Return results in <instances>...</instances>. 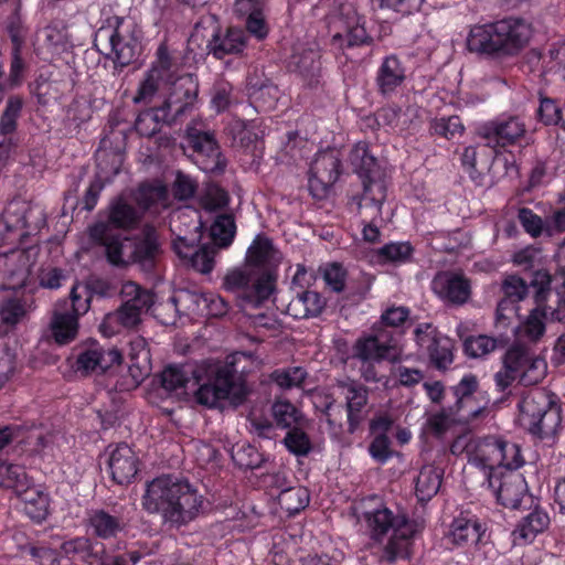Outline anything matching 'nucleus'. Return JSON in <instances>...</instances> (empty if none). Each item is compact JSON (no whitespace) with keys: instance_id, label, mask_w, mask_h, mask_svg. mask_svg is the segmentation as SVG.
Listing matches in <instances>:
<instances>
[{"instance_id":"nucleus-58","label":"nucleus","mask_w":565,"mask_h":565,"mask_svg":"<svg viewBox=\"0 0 565 565\" xmlns=\"http://www.w3.org/2000/svg\"><path fill=\"white\" fill-rule=\"evenodd\" d=\"M271 411L277 426L288 428L300 423L301 413L288 401L275 402Z\"/></svg>"},{"instance_id":"nucleus-17","label":"nucleus","mask_w":565,"mask_h":565,"mask_svg":"<svg viewBox=\"0 0 565 565\" xmlns=\"http://www.w3.org/2000/svg\"><path fill=\"white\" fill-rule=\"evenodd\" d=\"M201 223L192 222L188 231L178 230L177 238L173 241V249L182 259L189 260L191 266L200 273H210L213 268V253L206 247L195 248V243L201 238Z\"/></svg>"},{"instance_id":"nucleus-22","label":"nucleus","mask_w":565,"mask_h":565,"mask_svg":"<svg viewBox=\"0 0 565 565\" xmlns=\"http://www.w3.org/2000/svg\"><path fill=\"white\" fill-rule=\"evenodd\" d=\"M488 481L500 504L510 509L519 508L526 492V482L520 472H500V479L497 473H489Z\"/></svg>"},{"instance_id":"nucleus-62","label":"nucleus","mask_w":565,"mask_h":565,"mask_svg":"<svg viewBox=\"0 0 565 565\" xmlns=\"http://www.w3.org/2000/svg\"><path fill=\"white\" fill-rule=\"evenodd\" d=\"M518 354L510 349L504 358L503 367L494 375V381L500 391L505 390L514 381H519L516 369Z\"/></svg>"},{"instance_id":"nucleus-35","label":"nucleus","mask_w":565,"mask_h":565,"mask_svg":"<svg viewBox=\"0 0 565 565\" xmlns=\"http://www.w3.org/2000/svg\"><path fill=\"white\" fill-rule=\"evenodd\" d=\"M135 201L143 211L157 214L169 206L168 190L159 180H156L151 185L142 184L135 194Z\"/></svg>"},{"instance_id":"nucleus-47","label":"nucleus","mask_w":565,"mask_h":565,"mask_svg":"<svg viewBox=\"0 0 565 565\" xmlns=\"http://www.w3.org/2000/svg\"><path fill=\"white\" fill-rule=\"evenodd\" d=\"M139 218V212L127 202L124 195L115 200L109 207V222L115 227H132Z\"/></svg>"},{"instance_id":"nucleus-14","label":"nucleus","mask_w":565,"mask_h":565,"mask_svg":"<svg viewBox=\"0 0 565 565\" xmlns=\"http://www.w3.org/2000/svg\"><path fill=\"white\" fill-rule=\"evenodd\" d=\"M401 353L399 337L382 326H376L371 334L360 338L354 345V354L363 361H395Z\"/></svg>"},{"instance_id":"nucleus-30","label":"nucleus","mask_w":565,"mask_h":565,"mask_svg":"<svg viewBox=\"0 0 565 565\" xmlns=\"http://www.w3.org/2000/svg\"><path fill=\"white\" fill-rule=\"evenodd\" d=\"M512 352L518 354L516 369L519 382L523 385H535L546 375L547 364L539 355L531 353L522 347L511 348Z\"/></svg>"},{"instance_id":"nucleus-18","label":"nucleus","mask_w":565,"mask_h":565,"mask_svg":"<svg viewBox=\"0 0 565 565\" xmlns=\"http://www.w3.org/2000/svg\"><path fill=\"white\" fill-rule=\"evenodd\" d=\"M415 340L437 369L448 367L454 360V343L430 323H420L414 330Z\"/></svg>"},{"instance_id":"nucleus-41","label":"nucleus","mask_w":565,"mask_h":565,"mask_svg":"<svg viewBox=\"0 0 565 565\" xmlns=\"http://www.w3.org/2000/svg\"><path fill=\"white\" fill-rule=\"evenodd\" d=\"M324 303V299L318 292L305 291L290 301L288 311L298 319L315 317L322 311Z\"/></svg>"},{"instance_id":"nucleus-63","label":"nucleus","mask_w":565,"mask_h":565,"mask_svg":"<svg viewBox=\"0 0 565 565\" xmlns=\"http://www.w3.org/2000/svg\"><path fill=\"white\" fill-rule=\"evenodd\" d=\"M200 202L205 210L215 211L227 205L228 195L217 184L211 182L200 194Z\"/></svg>"},{"instance_id":"nucleus-56","label":"nucleus","mask_w":565,"mask_h":565,"mask_svg":"<svg viewBox=\"0 0 565 565\" xmlns=\"http://www.w3.org/2000/svg\"><path fill=\"white\" fill-rule=\"evenodd\" d=\"M29 305L21 297L4 300L0 306V317L3 323L14 326L19 323L28 312Z\"/></svg>"},{"instance_id":"nucleus-27","label":"nucleus","mask_w":565,"mask_h":565,"mask_svg":"<svg viewBox=\"0 0 565 565\" xmlns=\"http://www.w3.org/2000/svg\"><path fill=\"white\" fill-rule=\"evenodd\" d=\"M206 299L202 292L180 290L175 296L170 298L168 302L161 306L162 310H171L174 312L171 318L162 319L161 322L163 324L174 323L175 317L180 312L191 318L204 317L203 305Z\"/></svg>"},{"instance_id":"nucleus-60","label":"nucleus","mask_w":565,"mask_h":565,"mask_svg":"<svg viewBox=\"0 0 565 565\" xmlns=\"http://www.w3.org/2000/svg\"><path fill=\"white\" fill-rule=\"evenodd\" d=\"M231 456L233 461L241 468L254 469L262 462V455L258 450L247 444L236 445L232 448Z\"/></svg>"},{"instance_id":"nucleus-16","label":"nucleus","mask_w":565,"mask_h":565,"mask_svg":"<svg viewBox=\"0 0 565 565\" xmlns=\"http://www.w3.org/2000/svg\"><path fill=\"white\" fill-rule=\"evenodd\" d=\"M2 218L8 232L14 235L12 241L17 237L23 242L26 236L44 224L43 212L19 199L9 202Z\"/></svg>"},{"instance_id":"nucleus-15","label":"nucleus","mask_w":565,"mask_h":565,"mask_svg":"<svg viewBox=\"0 0 565 565\" xmlns=\"http://www.w3.org/2000/svg\"><path fill=\"white\" fill-rule=\"evenodd\" d=\"M35 262L33 248L12 249L0 254V286L2 289L18 290L22 288L30 276Z\"/></svg>"},{"instance_id":"nucleus-28","label":"nucleus","mask_w":565,"mask_h":565,"mask_svg":"<svg viewBox=\"0 0 565 565\" xmlns=\"http://www.w3.org/2000/svg\"><path fill=\"white\" fill-rule=\"evenodd\" d=\"M406 79V67L396 54L383 58L375 77L377 92L383 96L393 94Z\"/></svg>"},{"instance_id":"nucleus-4","label":"nucleus","mask_w":565,"mask_h":565,"mask_svg":"<svg viewBox=\"0 0 565 565\" xmlns=\"http://www.w3.org/2000/svg\"><path fill=\"white\" fill-rule=\"evenodd\" d=\"M532 24L522 18H505L475 25L467 36V49L493 58L516 55L532 38Z\"/></svg>"},{"instance_id":"nucleus-39","label":"nucleus","mask_w":565,"mask_h":565,"mask_svg":"<svg viewBox=\"0 0 565 565\" xmlns=\"http://www.w3.org/2000/svg\"><path fill=\"white\" fill-rule=\"evenodd\" d=\"M341 172L340 152L334 148L319 151L309 163V177H339Z\"/></svg>"},{"instance_id":"nucleus-44","label":"nucleus","mask_w":565,"mask_h":565,"mask_svg":"<svg viewBox=\"0 0 565 565\" xmlns=\"http://www.w3.org/2000/svg\"><path fill=\"white\" fill-rule=\"evenodd\" d=\"M352 172L358 177H372L380 171L377 159L370 152L369 146L359 142L350 152Z\"/></svg>"},{"instance_id":"nucleus-52","label":"nucleus","mask_w":565,"mask_h":565,"mask_svg":"<svg viewBox=\"0 0 565 565\" xmlns=\"http://www.w3.org/2000/svg\"><path fill=\"white\" fill-rule=\"evenodd\" d=\"M161 117L156 107L140 111L135 120V130L140 137L151 138L161 130Z\"/></svg>"},{"instance_id":"nucleus-31","label":"nucleus","mask_w":565,"mask_h":565,"mask_svg":"<svg viewBox=\"0 0 565 565\" xmlns=\"http://www.w3.org/2000/svg\"><path fill=\"white\" fill-rule=\"evenodd\" d=\"M548 524V514L542 509H534L519 522L512 532L513 543L519 545L531 543L537 534L547 529Z\"/></svg>"},{"instance_id":"nucleus-55","label":"nucleus","mask_w":565,"mask_h":565,"mask_svg":"<svg viewBox=\"0 0 565 565\" xmlns=\"http://www.w3.org/2000/svg\"><path fill=\"white\" fill-rule=\"evenodd\" d=\"M345 391L348 417L351 427H354L360 420V411L366 404V392L361 385L354 383L345 386Z\"/></svg>"},{"instance_id":"nucleus-57","label":"nucleus","mask_w":565,"mask_h":565,"mask_svg":"<svg viewBox=\"0 0 565 565\" xmlns=\"http://www.w3.org/2000/svg\"><path fill=\"white\" fill-rule=\"evenodd\" d=\"M161 79L157 70H149L139 84L137 93L132 98L134 103L143 105L150 104L159 90Z\"/></svg>"},{"instance_id":"nucleus-32","label":"nucleus","mask_w":565,"mask_h":565,"mask_svg":"<svg viewBox=\"0 0 565 565\" xmlns=\"http://www.w3.org/2000/svg\"><path fill=\"white\" fill-rule=\"evenodd\" d=\"M320 53L313 49L295 52L290 58L289 67L297 72L309 86L317 85L321 73Z\"/></svg>"},{"instance_id":"nucleus-1","label":"nucleus","mask_w":565,"mask_h":565,"mask_svg":"<svg viewBox=\"0 0 565 565\" xmlns=\"http://www.w3.org/2000/svg\"><path fill=\"white\" fill-rule=\"evenodd\" d=\"M142 508L157 514L171 527H181L194 521L203 510L204 497L186 479L162 475L146 484Z\"/></svg>"},{"instance_id":"nucleus-59","label":"nucleus","mask_w":565,"mask_h":565,"mask_svg":"<svg viewBox=\"0 0 565 565\" xmlns=\"http://www.w3.org/2000/svg\"><path fill=\"white\" fill-rule=\"evenodd\" d=\"M536 116L545 126H561L563 113L556 100L540 93V106Z\"/></svg>"},{"instance_id":"nucleus-53","label":"nucleus","mask_w":565,"mask_h":565,"mask_svg":"<svg viewBox=\"0 0 565 565\" xmlns=\"http://www.w3.org/2000/svg\"><path fill=\"white\" fill-rule=\"evenodd\" d=\"M236 226L230 215H220L211 226V237L220 247H227L235 236Z\"/></svg>"},{"instance_id":"nucleus-25","label":"nucleus","mask_w":565,"mask_h":565,"mask_svg":"<svg viewBox=\"0 0 565 565\" xmlns=\"http://www.w3.org/2000/svg\"><path fill=\"white\" fill-rule=\"evenodd\" d=\"M484 532V524L476 515L462 512L452 520L448 537L458 546H472L481 540Z\"/></svg>"},{"instance_id":"nucleus-8","label":"nucleus","mask_w":565,"mask_h":565,"mask_svg":"<svg viewBox=\"0 0 565 565\" xmlns=\"http://www.w3.org/2000/svg\"><path fill=\"white\" fill-rule=\"evenodd\" d=\"M184 150H191L192 161L204 173L224 174L227 159L216 140L215 132L205 129L203 124L191 121L184 134Z\"/></svg>"},{"instance_id":"nucleus-21","label":"nucleus","mask_w":565,"mask_h":565,"mask_svg":"<svg viewBox=\"0 0 565 565\" xmlns=\"http://www.w3.org/2000/svg\"><path fill=\"white\" fill-rule=\"evenodd\" d=\"M121 361L122 355L116 348L94 343L78 354L76 370L85 375H100L119 366Z\"/></svg>"},{"instance_id":"nucleus-54","label":"nucleus","mask_w":565,"mask_h":565,"mask_svg":"<svg viewBox=\"0 0 565 565\" xmlns=\"http://www.w3.org/2000/svg\"><path fill=\"white\" fill-rule=\"evenodd\" d=\"M61 548L66 556L78 557L88 563L98 558L97 553L94 552V544L85 536L67 540L62 544Z\"/></svg>"},{"instance_id":"nucleus-61","label":"nucleus","mask_w":565,"mask_h":565,"mask_svg":"<svg viewBox=\"0 0 565 565\" xmlns=\"http://www.w3.org/2000/svg\"><path fill=\"white\" fill-rule=\"evenodd\" d=\"M497 339L488 335L469 337L463 342L467 355L471 358H483L495 350Z\"/></svg>"},{"instance_id":"nucleus-10","label":"nucleus","mask_w":565,"mask_h":565,"mask_svg":"<svg viewBox=\"0 0 565 565\" xmlns=\"http://www.w3.org/2000/svg\"><path fill=\"white\" fill-rule=\"evenodd\" d=\"M90 306L88 287L76 284L71 290V305L67 301L57 303L50 322L52 338L58 344L73 341L78 332V317L86 313Z\"/></svg>"},{"instance_id":"nucleus-37","label":"nucleus","mask_w":565,"mask_h":565,"mask_svg":"<svg viewBox=\"0 0 565 565\" xmlns=\"http://www.w3.org/2000/svg\"><path fill=\"white\" fill-rule=\"evenodd\" d=\"M248 95L263 110H270L279 99V89L268 78L249 77L247 82Z\"/></svg>"},{"instance_id":"nucleus-42","label":"nucleus","mask_w":565,"mask_h":565,"mask_svg":"<svg viewBox=\"0 0 565 565\" xmlns=\"http://www.w3.org/2000/svg\"><path fill=\"white\" fill-rule=\"evenodd\" d=\"M311 150L308 140L301 138L297 131H290L287 135V141L280 149L279 160L286 164L300 166Z\"/></svg>"},{"instance_id":"nucleus-51","label":"nucleus","mask_w":565,"mask_h":565,"mask_svg":"<svg viewBox=\"0 0 565 565\" xmlns=\"http://www.w3.org/2000/svg\"><path fill=\"white\" fill-rule=\"evenodd\" d=\"M23 106L24 99L22 96L11 95L8 97L6 107L0 116V131L4 134L15 132Z\"/></svg>"},{"instance_id":"nucleus-43","label":"nucleus","mask_w":565,"mask_h":565,"mask_svg":"<svg viewBox=\"0 0 565 565\" xmlns=\"http://www.w3.org/2000/svg\"><path fill=\"white\" fill-rule=\"evenodd\" d=\"M546 308L543 303H536L527 318L518 327L516 335L532 342L537 341L545 332Z\"/></svg>"},{"instance_id":"nucleus-64","label":"nucleus","mask_w":565,"mask_h":565,"mask_svg":"<svg viewBox=\"0 0 565 565\" xmlns=\"http://www.w3.org/2000/svg\"><path fill=\"white\" fill-rule=\"evenodd\" d=\"M307 372L300 366L277 370L271 374V380L281 388L298 387L302 384Z\"/></svg>"},{"instance_id":"nucleus-12","label":"nucleus","mask_w":565,"mask_h":565,"mask_svg":"<svg viewBox=\"0 0 565 565\" xmlns=\"http://www.w3.org/2000/svg\"><path fill=\"white\" fill-rule=\"evenodd\" d=\"M329 25L334 31L332 44L339 47H355L371 45L372 35L365 26V19L361 17L352 4H342L339 10L330 17Z\"/></svg>"},{"instance_id":"nucleus-29","label":"nucleus","mask_w":565,"mask_h":565,"mask_svg":"<svg viewBox=\"0 0 565 565\" xmlns=\"http://www.w3.org/2000/svg\"><path fill=\"white\" fill-rule=\"evenodd\" d=\"M128 358L131 382L126 385L127 388L138 386L151 372L150 351L143 338L136 337L130 341Z\"/></svg>"},{"instance_id":"nucleus-19","label":"nucleus","mask_w":565,"mask_h":565,"mask_svg":"<svg viewBox=\"0 0 565 565\" xmlns=\"http://www.w3.org/2000/svg\"><path fill=\"white\" fill-rule=\"evenodd\" d=\"M120 295L124 302L116 311L124 322V328H134L140 322L141 315L153 305V295L134 281L124 282Z\"/></svg>"},{"instance_id":"nucleus-9","label":"nucleus","mask_w":565,"mask_h":565,"mask_svg":"<svg viewBox=\"0 0 565 565\" xmlns=\"http://www.w3.org/2000/svg\"><path fill=\"white\" fill-rule=\"evenodd\" d=\"M162 385L166 390L178 394L193 395L195 402L209 408H217L203 401L201 391L214 388L210 360L181 366H168L162 372Z\"/></svg>"},{"instance_id":"nucleus-23","label":"nucleus","mask_w":565,"mask_h":565,"mask_svg":"<svg viewBox=\"0 0 565 565\" xmlns=\"http://www.w3.org/2000/svg\"><path fill=\"white\" fill-rule=\"evenodd\" d=\"M108 469L115 482L127 484L139 470V458L127 444L116 445L109 452Z\"/></svg>"},{"instance_id":"nucleus-5","label":"nucleus","mask_w":565,"mask_h":565,"mask_svg":"<svg viewBox=\"0 0 565 565\" xmlns=\"http://www.w3.org/2000/svg\"><path fill=\"white\" fill-rule=\"evenodd\" d=\"M93 241L105 246L106 255L113 265L139 264L143 269H150L160 254V243L153 227H145L135 238L120 235L111 236L109 225L97 222L89 228Z\"/></svg>"},{"instance_id":"nucleus-48","label":"nucleus","mask_w":565,"mask_h":565,"mask_svg":"<svg viewBox=\"0 0 565 565\" xmlns=\"http://www.w3.org/2000/svg\"><path fill=\"white\" fill-rule=\"evenodd\" d=\"M561 422L562 417L559 408L552 405L548 401V406L544 412L540 413L539 418L534 423L533 427H531L530 431L542 438L551 437L556 434L561 426Z\"/></svg>"},{"instance_id":"nucleus-40","label":"nucleus","mask_w":565,"mask_h":565,"mask_svg":"<svg viewBox=\"0 0 565 565\" xmlns=\"http://www.w3.org/2000/svg\"><path fill=\"white\" fill-rule=\"evenodd\" d=\"M20 499L23 504L22 509L30 519L36 522L45 520L49 514L47 493L39 487L32 486L20 495Z\"/></svg>"},{"instance_id":"nucleus-46","label":"nucleus","mask_w":565,"mask_h":565,"mask_svg":"<svg viewBox=\"0 0 565 565\" xmlns=\"http://www.w3.org/2000/svg\"><path fill=\"white\" fill-rule=\"evenodd\" d=\"M441 483V473L434 466H425L419 471L416 479V495L419 501L431 499L439 490Z\"/></svg>"},{"instance_id":"nucleus-45","label":"nucleus","mask_w":565,"mask_h":565,"mask_svg":"<svg viewBox=\"0 0 565 565\" xmlns=\"http://www.w3.org/2000/svg\"><path fill=\"white\" fill-rule=\"evenodd\" d=\"M95 177H115L125 171L124 153L119 150L99 148L95 153Z\"/></svg>"},{"instance_id":"nucleus-26","label":"nucleus","mask_w":565,"mask_h":565,"mask_svg":"<svg viewBox=\"0 0 565 565\" xmlns=\"http://www.w3.org/2000/svg\"><path fill=\"white\" fill-rule=\"evenodd\" d=\"M249 36L245 30L239 28H228L224 34L216 32L207 42L209 54L217 60H223L226 55H241Z\"/></svg>"},{"instance_id":"nucleus-11","label":"nucleus","mask_w":565,"mask_h":565,"mask_svg":"<svg viewBox=\"0 0 565 565\" xmlns=\"http://www.w3.org/2000/svg\"><path fill=\"white\" fill-rule=\"evenodd\" d=\"M199 85L191 74L173 82L169 93L158 106H154L163 125L172 127L182 124L194 109Z\"/></svg>"},{"instance_id":"nucleus-20","label":"nucleus","mask_w":565,"mask_h":565,"mask_svg":"<svg viewBox=\"0 0 565 565\" xmlns=\"http://www.w3.org/2000/svg\"><path fill=\"white\" fill-rule=\"evenodd\" d=\"M525 132L524 122L515 116L491 120L478 128V136L492 148L514 145Z\"/></svg>"},{"instance_id":"nucleus-38","label":"nucleus","mask_w":565,"mask_h":565,"mask_svg":"<svg viewBox=\"0 0 565 565\" xmlns=\"http://www.w3.org/2000/svg\"><path fill=\"white\" fill-rule=\"evenodd\" d=\"M548 406L547 396L541 391L530 392L519 403V422L529 430L540 416V413Z\"/></svg>"},{"instance_id":"nucleus-6","label":"nucleus","mask_w":565,"mask_h":565,"mask_svg":"<svg viewBox=\"0 0 565 565\" xmlns=\"http://www.w3.org/2000/svg\"><path fill=\"white\" fill-rule=\"evenodd\" d=\"M223 288L238 298V306L256 328L276 329L278 320L273 312H257L269 301L274 291L271 277L255 270H232L223 280Z\"/></svg>"},{"instance_id":"nucleus-13","label":"nucleus","mask_w":565,"mask_h":565,"mask_svg":"<svg viewBox=\"0 0 565 565\" xmlns=\"http://www.w3.org/2000/svg\"><path fill=\"white\" fill-rule=\"evenodd\" d=\"M501 439L489 437L476 438L470 434L458 436L450 446V451L456 456H466L469 463L486 470V476L497 473L498 458L502 459L500 450Z\"/></svg>"},{"instance_id":"nucleus-3","label":"nucleus","mask_w":565,"mask_h":565,"mask_svg":"<svg viewBox=\"0 0 565 565\" xmlns=\"http://www.w3.org/2000/svg\"><path fill=\"white\" fill-rule=\"evenodd\" d=\"M214 388L204 387L201 391L203 401L211 405L223 407L225 403L241 405L248 387L245 376L262 365V360L255 353L237 351L228 354L224 361L210 360Z\"/></svg>"},{"instance_id":"nucleus-36","label":"nucleus","mask_w":565,"mask_h":565,"mask_svg":"<svg viewBox=\"0 0 565 565\" xmlns=\"http://www.w3.org/2000/svg\"><path fill=\"white\" fill-rule=\"evenodd\" d=\"M274 254L271 242L265 236L257 235L247 249L246 265L236 270H255L270 277L263 266L274 258Z\"/></svg>"},{"instance_id":"nucleus-49","label":"nucleus","mask_w":565,"mask_h":565,"mask_svg":"<svg viewBox=\"0 0 565 565\" xmlns=\"http://www.w3.org/2000/svg\"><path fill=\"white\" fill-rule=\"evenodd\" d=\"M309 492L302 487H291L278 495V503L289 514L298 513L309 504Z\"/></svg>"},{"instance_id":"nucleus-7","label":"nucleus","mask_w":565,"mask_h":565,"mask_svg":"<svg viewBox=\"0 0 565 565\" xmlns=\"http://www.w3.org/2000/svg\"><path fill=\"white\" fill-rule=\"evenodd\" d=\"M365 522L371 539L383 544L381 558L393 562L409 555V545L416 532V524L405 515L394 514L387 508L365 513Z\"/></svg>"},{"instance_id":"nucleus-34","label":"nucleus","mask_w":565,"mask_h":565,"mask_svg":"<svg viewBox=\"0 0 565 565\" xmlns=\"http://www.w3.org/2000/svg\"><path fill=\"white\" fill-rule=\"evenodd\" d=\"M414 248L408 242H391L376 248L370 254V262L374 265L399 266L411 262Z\"/></svg>"},{"instance_id":"nucleus-24","label":"nucleus","mask_w":565,"mask_h":565,"mask_svg":"<svg viewBox=\"0 0 565 565\" xmlns=\"http://www.w3.org/2000/svg\"><path fill=\"white\" fill-rule=\"evenodd\" d=\"M431 287L440 299L455 305H462L470 297L469 280L462 275L439 273L433 279Z\"/></svg>"},{"instance_id":"nucleus-50","label":"nucleus","mask_w":565,"mask_h":565,"mask_svg":"<svg viewBox=\"0 0 565 565\" xmlns=\"http://www.w3.org/2000/svg\"><path fill=\"white\" fill-rule=\"evenodd\" d=\"M0 484L7 488H12L19 497L28 488L32 487L29 482L24 468L19 465H2L0 467Z\"/></svg>"},{"instance_id":"nucleus-2","label":"nucleus","mask_w":565,"mask_h":565,"mask_svg":"<svg viewBox=\"0 0 565 565\" xmlns=\"http://www.w3.org/2000/svg\"><path fill=\"white\" fill-rule=\"evenodd\" d=\"M94 46L113 62L111 71L100 79L104 88L116 92L121 85L120 74L141 54V31L128 18L110 15L102 21L94 38Z\"/></svg>"},{"instance_id":"nucleus-33","label":"nucleus","mask_w":565,"mask_h":565,"mask_svg":"<svg viewBox=\"0 0 565 565\" xmlns=\"http://www.w3.org/2000/svg\"><path fill=\"white\" fill-rule=\"evenodd\" d=\"M87 529L93 535L109 540L117 537L125 530V523L104 510H93L87 516Z\"/></svg>"}]
</instances>
